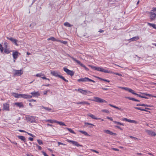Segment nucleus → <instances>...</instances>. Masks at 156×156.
<instances>
[{
    "label": "nucleus",
    "mask_w": 156,
    "mask_h": 156,
    "mask_svg": "<svg viewBox=\"0 0 156 156\" xmlns=\"http://www.w3.org/2000/svg\"><path fill=\"white\" fill-rule=\"evenodd\" d=\"M85 125H90L91 126H90V128H92V127L93 126H94V125H93L91 123H89L88 122H85Z\"/></svg>",
    "instance_id": "43"
},
{
    "label": "nucleus",
    "mask_w": 156,
    "mask_h": 156,
    "mask_svg": "<svg viewBox=\"0 0 156 156\" xmlns=\"http://www.w3.org/2000/svg\"><path fill=\"white\" fill-rule=\"evenodd\" d=\"M150 135L152 136H154L156 135V134L154 132L151 131Z\"/></svg>",
    "instance_id": "50"
},
{
    "label": "nucleus",
    "mask_w": 156,
    "mask_h": 156,
    "mask_svg": "<svg viewBox=\"0 0 156 156\" xmlns=\"http://www.w3.org/2000/svg\"><path fill=\"white\" fill-rule=\"evenodd\" d=\"M81 66L82 67H84V68L87 71H88L89 70V69L87 67L85 66L83 64H81Z\"/></svg>",
    "instance_id": "45"
},
{
    "label": "nucleus",
    "mask_w": 156,
    "mask_h": 156,
    "mask_svg": "<svg viewBox=\"0 0 156 156\" xmlns=\"http://www.w3.org/2000/svg\"><path fill=\"white\" fill-rule=\"evenodd\" d=\"M51 74L53 76H56V77H59V76H60V75L58 74V72L57 71H51Z\"/></svg>",
    "instance_id": "18"
},
{
    "label": "nucleus",
    "mask_w": 156,
    "mask_h": 156,
    "mask_svg": "<svg viewBox=\"0 0 156 156\" xmlns=\"http://www.w3.org/2000/svg\"><path fill=\"white\" fill-rule=\"evenodd\" d=\"M58 146H59L60 145H66V144H63V143H61L60 142H58Z\"/></svg>",
    "instance_id": "52"
},
{
    "label": "nucleus",
    "mask_w": 156,
    "mask_h": 156,
    "mask_svg": "<svg viewBox=\"0 0 156 156\" xmlns=\"http://www.w3.org/2000/svg\"><path fill=\"white\" fill-rule=\"evenodd\" d=\"M148 24L149 26L152 27L156 29V25L155 24L150 23H148Z\"/></svg>",
    "instance_id": "30"
},
{
    "label": "nucleus",
    "mask_w": 156,
    "mask_h": 156,
    "mask_svg": "<svg viewBox=\"0 0 156 156\" xmlns=\"http://www.w3.org/2000/svg\"><path fill=\"white\" fill-rule=\"evenodd\" d=\"M17 137L19 139L21 140L22 141H23L25 144H27V143L26 142V139L24 136H18Z\"/></svg>",
    "instance_id": "17"
},
{
    "label": "nucleus",
    "mask_w": 156,
    "mask_h": 156,
    "mask_svg": "<svg viewBox=\"0 0 156 156\" xmlns=\"http://www.w3.org/2000/svg\"><path fill=\"white\" fill-rule=\"evenodd\" d=\"M113 74H115L116 75H118V76H122V74H119L118 73H112Z\"/></svg>",
    "instance_id": "55"
},
{
    "label": "nucleus",
    "mask_w": 156,
    "mask_h": 156,
    "mask_svg": "<svg viewBox=\"0 0 156 156\" xmlns=\"http://www.w3.org/2000/svg\"><path fill=\"white\" fill-rule=\"evenodd\" d=\"M145 132L148 134L150 135L151 131L148 129H146L145 130Z\"/></svg>",
    "instance_id": "46"
},
{
    "label": "nucleus",
    "mask_w": 156,
    "mask_h": 156,
    "mask_svg": "<svg viewBox=\"0 0 156 156\" xmlns=\"http://www.w3.org/2000/svg\"><path fill=\"white\" fill-rule=\"evenodd\" d=\"M139 39L138 37H134L130 39L131 41H134L138 40Z\"/></svg>",
    "instance_id": "25"
},
{
    "label": "nucleus",
    "mask_w": 156,
    "mask_h": 156,
    "mask_svg": "<svg viewBox=\"0 0 156 156\" xmlns=\"http://www.w3.org/2000/svg\"><path fill=\"white\" fill-rule=\"evenodd\" d=\"M129 137L132 139H134L135 140H138V138L132 136H129Z\"/></svg>",
    "instance_id": "54"
},
{
    "label": "nucleus",
    "mask_w": 156,
    "mask_h": 156,
    "mask_svg": "<svg viewBox=\"0 0 156 156\" xmlns=\"http://www.w3.org/2000/svg\"><path fill=\"white\" fill-rule=\"evenodd\" d=\"M89 66L91 67L92 69H94L95 70L100 71L102 72H103L105 73H110L112 72L110 70H105L104 69L98 67H95L93 66L89 65Z\"/></svg>",
    "instance_id": "3"
},
{
    "label": "nucleus",
    "mask_w": 156,
    "mask_h": 156,
    "mask_svg": "<svg viewBox=\"0 0 156 156\" xmlns=\"http://www.w3.org/2000/svg\"><path fill=\"white\" fill-rule=\"evenodd\" d=\"M113 122L117 124H118L119 125H120L124 126V124L123 123L120 122H118L116 121H113Z\"/></svg>",
    "instance_id": "40"
},
{
    "label": "nucleus",
    "mask_w": 156,
    "mask_h": 156,
    "mask_svg": "<svg viewBox=\"0 0 156 156\" xmlns=\"http://www.w3.org/2000/svg\"><path fill=\"white\" fill-rule=\"evenodd\" d=\"M125 98H127L129 100H132L134 101H135L136 100V99L134 98H131L129 97H126Z\"/></svg>",
    "instance_id": "41"
},
{
    "label": "nucleus",
    "mask_w": 156,
    "mask_h": 156,
    "mask_svg": "<svg viewBox=\"0 0 156 156\" xmlns=\"http://www.w3.org/2000/svg\"><path fill=\"white\" fill-rule=\"evenodd\" d=\"M19 131L21 132L27 133V132L26 131L21 129L19 130Z\"/></svg>",
    "instance_id": "61"
},
{
    "label": "nucleus",
    "mask_w": 156,
    "mask_h": 156,
    "mask_svg": "<svg viewBox=\"0 0 156 156\" xmlns=\"http://www.w3.org/2000/svg\"><path fill=\"white\" fill-rule=\"evenodd\" d=\"M114 108H116L117 109H119V110H121V108H119L118 107H117V106H115Z\"/></svg>",
    "instance_id": "62"
},
{
    "label": "nucleus",
    "mask_w": 156,
    "mask_h": 156,
    "mask_svg": "<svg viewBox=\"0 0 156 156\" xmlns=\"http://www.w3.org/2000/svg\"><path fill=\"white\" fill-rule=\"evenodd\" d=\"M44 108L46 110H47L48 111H50L51 110V109L50 108H49L48 107H44L43 106H42V108Z\"/></svg>",
    "instance_id": "36"
},
{
    "label": "nucleus",
    "mask_w": 156,
    "mask_h": 156,
    "mask_svg": "<svg viewBox=\"0 0 156 156\" xmlns=\"http://www.w3.org/2000/svg\"><path fill=\"white\" fill-rule=\"evenodd\" d=\"M85 103V101H82V102H76V103L77 104H82V105H84Z\"/></svg>",
    "instance_id": "47"
},
{
    "label": "nucleus",
    "mask_w": 156,
    "mask_h": 156,
    "mask_svg": "<svg viewBox=\"0 0 156 156\" xmlns=\"http://www.w3.org/2000/svg\"><path fill=\"white\" fill-rule=\"evenodd\" d=\"M4 46L5 48H8V44L7 42H5L4 43Z\"/></svg>",
    "instance_id": "38"
},
{
    "label": "nucleus",
    "mask_w": 156,
    "mask_h": 156,
    "mask_svg": "<svg viewBox=\"0 0 156 156\" xmlns=\"http://www.w3.org/2000/svg\"><path fill=\"white\" fill-rule=\"evenodd\" d=\"M150 18L151 20H156V7H153L149 12Z\"/></svg>",
    "instance_id": "1"
},
{
    "label": "nucleus",
    "mask_w": 156,
    "mask_h": 156,
    "mask_svg": "<svg viewBox=\"0 0 156 156\" xmlns=\"http://www.w3.org/2000/svg\"><path fill=\"white\" fill-rule=\"evenodd\" d=\"M19 55H20V53H19L17 51H15L13 52L12 54V56L14 59H16L19 56Z\"/></svg>",
    "instance_id": "14"
},
{
    "label": "nucleus",
    "mask_w": 156,
    "mask_h": 156,
    "mask_svg": "<svg viewBox=\"0 0 156 156\" xmlns=\"http://www.w3.org/2000/svg\"><path fill=\"white\" fill-rule=\"evenodd\" d=\"M47 40L48 41L51 40L53 41H58V40L55 38H54L53 37H50L49 38H48L47 39Z\"/></svg>",
    "instance_id": "21"
},
{
    "label": "nucleus",
    "mask_w": 156,
    "mask_h": 156,
    "mask_svg": "<svg viewBox=\"0 0 156 156\" xmlns=\"http://www.w3.org/2000/svg\"><path fill=\"white\" fill-rule=\"evenodd\" d=\"M27 133L30 136H31L32 137H35V136L33 135V134H32L30 133H29L28 132H27Z\"/></svg>",
    "instance_id": "51"
},
{
    "label": "nucleus",
    "mask_w": 156,
    "mask_h": 156,
    "mask_svg": "<svg viewBox=\"0 0 156 156\" xmlns=\"http://www.w3.org/2000/svg\"><path fill=\"white\" fill-rule=\"evenodd\" d=\"M137 106H147L148 107H150V105H148L144 104H139L136 105Z\"/></svg>",
    "instance_id": "26"
},
{
    "label": "nucleus",
    "mask_w": 156,
    "mask_h": 156,
    "mask_svg": "<svg viewBox=\"0 0 156 156\" xmlns=\"http://www.w3.org/2000/svg\"><path fill=\"white\" fill-rule=\"evenodd\" d=\"M64 25L65 26L68 27H70L73 26V25L70 24L68 22H65L64 23Z\"/></svg>",
    "instance_id": "31"
},
{
    "label": "nucleus",
    "mask_w": 156,
    "mask_h": 156,
    "mask_svg": "<svg viewBox=\"0 0 156 156\" xmlns=\"http://www.w3.org/2000/svg\"><path fill=\"white\" fill-rule=\"evenodd\" d=\"M119 88L123 89L126 91H128L129 92L133 94H134V91L132 90V89L126 87H119Z\"/></svg>",
    "instance_id": "12"
},
{
    "label": "nucleus",
    "mask_w": 156,
    "mask_h": 156,
    "mask_svg": "<svg viewBox=\"0 0 156 156\" xmlns=\"http://www.w3.org/2000/svg\"><path fill=\"white\" fill-rule=\"evenodd\" d=\"M79 132L80 133H82V134H84L85 135L89 136H90V135L88 134L86 131H82V130H80Z\"/></svg>",
    "instance_id": "29"
},
{
    "label": "nucleus",
    "mask_w": 156,
    "mask_h": 156,
    "mask_svg": "<svg viewBox=\"0 0 156 156\" xmlns=\"http://www.w3.org/2000/svg\"><path fill=\"white\" fill-rule=\"evenodd\" d=\"M134 108L136 109L140 110H141L142 111H145V112H148V111L147 110H146L145 109H142L141 108L134 107Z\"/></svg>",
    "instance_id": "27"
},
{
    "label": "nucleus",
    "mask_w": 156,
    "mask_h": 156,
    "mask_svg": "<svg viewBox=\"0 0 156 156\" xmlns=\"http://www.w3.org/2000/svg\"><path fill=\"white\" fill-rule=\"evenodd\" d=\"M14 70L15 72V73L14 74V76H20L22 75L23 73L22 69L20 70L14 69Z\"/></svg>",
    "instance_id": "8"
},
{
    "label": "nucleus",
    "mask_w": 156,
    "mask_h": 156,
    "mask_svg": "<svg viewBox=\"0 0 156 156\" xmlns=\"http://www.w3.org/2000/svg\"><path fill=\"white\" fill-rule=\"evenodd\" d=\"M67 141L69 143H72L73 144L77 147L80 146L82 147L83 146L82 145L79 144L76 141L71 140H68Z\"/></svg>",
    "instance_id": "10"
},
{
    "label": "nucleus",
    "mask_w": 156,
    "mask_h": 156,
    "mask_svg": "<svg viewBox=\"0 0 156 156\" xmlns=\"http://www.w3.org/2000/svg\"><path fill=\"white\" fill-rule=\"evenodd\" d=\"M42 152L44 156H48L44 152L42 151Z\"/></svg>",
    "instance_id": "57"
},
{
    "label": "nucleus",
    "mask_w": 156,
    "mask_h": 156,
    "mask_svg": "<svg viewBox=\"0 0 156 156\" xmlns=\"http://www.w3.org/2000/svg\"><path fill=\"white\" fill-rule=\"evenodd\" d=\"M103 81L106 82H108V83H109V82H110V81L109 80H106L105 79H103Z\"/></svg>",
    "instance_id": "63"
},
{
    "label": "nucleus",
    "mask_w": 156,
    "mask_h": 156,
    "mask_svg": "<svg viewBox=\"0 0 156 156\" xmlns=\"http://www.w3.org/2000/svg\"><path fill=\"white\" fill-rule=\"evenodd\" d=\"M31 24V25H32V27H34L36 24V23L34 22H33Z\"/></svg>",
    "instance_id": "53"
},
{
    "label": "nucleus",
    "mask_w": 156,
    "mask_h": 156,
    "mask_svg": "<svg viewBox=\"0 0 156 156\" xmlns=\"http://www.w3.org/2000/svg\"><path fill=\"white\" fill-rule=\"evenodd\" d=\"M58 41L60 42H61V43L63 44H66L67 43V42L66 41H61V40H58Z\"/></svg>",
    "instance_id": "42"
},
{
    "label": "nucleus",
    "mask_w": 156,
    "mask_h": 156,
    "mask_svg": "<svg viewBox=\"0 0 156 156\" xmlns=\"http://www.w3.org/2000/svg\"><path fill=\"white\" fill-rule=\"evenodd\" d=\"M115 127L118 128L119 129H120L122 130V129L120 126H115Z\"/></svg>",
    "instance_id": "59"
},
{
    "label": "nucleus",
    "mask_w": 156,
    "mask_h": 156,
    "mask_svg": "<svg viewBox=\"0 0 156 156\" xmlns=\"http://www.w3.org/2000/svg\"><path fill=\"white\" fill-rule=\"evenodd\" d=\"M94 99L93 100V101L97 102L100 103H101L107 102V101L101 98L98 97H94Z\"/></svg>",
    "instance_id": "5"
},
{
    "label": "nucleus",
    "mask_w": 156,
    "mask_h": 156,
    "mask_svg": "<svg viewBox=\"0 0 156 156\" xmlns=\"http://www.w3.org/2000/svg\"><path fill=\"white\" fill-rule=\"evenodd\" d=\"M69 56L70 58H72V59L74 61L76 62L78 64L80 65L81 66V64H83L81 63L80 61L76 60V58H74L72 57L70 55H69Z\"/></svg>",
    "instance_id": "19"
},
{
    "label": "nucleus",
    "mask_w": 156,
    "mask_h": 156,
    "mask_svg": "<svg viewBox=\"0 0 156 156\" xmlns=\"http://www.w3.org/2000/svg\"><path fill=\"white\" fill-rule=\"evenodd\" d=\"M89 116L92 118L93 119H101L100 118H96L95 116L92 114H90L89 115Z\"/></svg>",
    "instance_id": "23"
},
{
    "label": "nucleus",
    "mask_w": 156,
    "mask_h": 156,
    "mask_svg": "<svg viewBox=\"0 0 156 156\" xmlns=\"http://www.w3.org/2000/svg\"><path fill=\"white\" fill-rule=\"evenodd\" d=\"M35 117H36L34 116H29L27 118V119L31 122H33L35 121Z\"/></svg>",
    "instance_id": "13"
},
{
    "label": "nucleus",
    "mask_w": 156,
    "mask_h": 156,
    "mask_svg": "<svg viewBox=\"0 0 156 156\" xmlns=\"http://www.w3.org/2000/svg\"><path fill=\"white\" fill-rule=\"evenodd\" d=\"M128 121H128V122H129L130 123H135L136 124L137 123V122L136 121L134 120H131L130 119H128Z\"/></svg>",
    "instance_id": "37"
},
{
    "label": "nucleus",
    "mask_w": 156,
    "mask_h": 156,
    "mask_svg": "<svg viewBox=\"0 0 156 156\" xmlns=\"http://www.w3.org/2000/svg\"><path fill=\"white\" fill-rule=\"evenodd\" d=\"M11 51L10 50L9 48H5L4 52L7 54H9L10 53Z\"/></svg>",
    "instance_id": "28"
},
{
    "label": "nucleus",
    "mask_w": 156,
    "mask_h": 156,
    "mask_svg": "<svg viewBox=\"0 0 156 156\" xmlns=\"http://www.w3.org/2000/svg\"><path fill=\"white\" fill-rule=\"evenodd\" d=\"M108 119H109L110 120L112 121L113 122V119L111 117H108V116H107L106 117Z\"/></svg>",
    "instance_id": "56"
},
{
    "label": "nucleus",
    "mask_w": 156,
    "mask_h": 156,
    "mask_svg": "<svg viewBox=\"0 0 156 156\" xmlns=\"http://www.w3.org/2000/svg\"><path fill=\"white\" fill-rule=\"evenodd\" d=\"M6 38L11 41L16 46H18V44L17 43L18 41L17 40L15 39L12 37H7Z\"/></svg>",
    "instance_id": "9"
},
{
    "label": "nucleus",
    "mask_w": 156,
    "mask_h": 156,
    "mask_svg": "<svg viewBox=\"0 0 156 156\" xmlns=\"http://www.w3.org/2000/svg\"><path fill=\"white\" fill-rule=\"evenodd\" d=\"M12 94L14 97L16 98L21 97L25 98H30L32 97V96L30 95H28L26 94H18L15 93H13Z\"/></svg>",
    "instance_id": "2"
},
{
    "label": "nucleus",
    "mask_w": 156,
    "mask_h": 156,
    "mask_svg": "<svg viewBox=\"0 0 156 156\" xmlns=\"http://www.w3.org/2000/svg\"><path fill=\"white\" fill-rule=\"evenodd\" d=\"M0 50L1 52H2L4 50L1 44H0Z\"/></svg>",
    "instance_id": "48"
},
{
    "label": "nucleus",
    "mask_w": 156,
    "mask_h": 156,
    "mask_svg": "<svg viewBox=\"0 0 156 156\" xmlns=\"http://www.w3.org/2000/svg\"><path fill=\"white\" fill-rule=\"evenodd\" d=\"M64 71L66 72L68 75H69L72 76L74 75V72L73 71L70 70L67 68L64 67L63 68Z\"/></svg>",
    "instance_id": "6"
},
{
    "label": "nucleus",
    "mask_w": 156,
    "mask_h": 156,
    "mask_svg": "<svg viewBox=\"0 0 156 156\" xmlns=\"http://www.w3.org/2000/svg\"><path fill=\"white\" fill-rule=\"evenodd\" d=\"M46 122H49L51 123H53L54 122H56V120H51L48 119L46 121Z\"/></svg>",
    "instance_id": "33"
},
{
    "label": "nucleus",
    "mask_w": 156,
    "mask_h": 156,
    "mask_svg": "<svg viewBox=\"0 0 156 156\" xmlns=\"http://www.w3.org/2000/svg\"><path fill=\"white\" fill-rule=\"evenodd\" d=\"M28 139L29 140L31 141H33V138H32V137H29V138H28Z\"/></svg>",
    "instance_id": "64"
},
{
    "label": "nucleus",
    "mask_w": 156,
    "mask_h": 156,
    "mask_svg": "<svg viewBox=\"0 0 156 156\" xmlns=\"http://www.w3.org/2000/svg\"><path fill=\"white\" fill-rule=\"evenodd\" d=\"M56 123L59 124L60 126H66V125H65V124L63 122H59V121H56Z\"/></svg>",
    "instance_id": "32"
},
{
    "label": "nucleus",
    "mask_w": 156,
    "mask_h": 156,
    "mask_svg": "<svg viewBox=\"0 0 156 156\" xmlns=\"http://www.w3.org/2000/svg\"><path fill=\"white\" fill-rule=\"evenodd\" d=\"M102 112H105V113H109V111H108L106 109H103L102 110Z\"/></svg>",
    "instance_id": "49"
},
{
    "label": "nucleus",
    "mask_w": 156,
    "mask_h": 156,
    "mask_svg": "<svg viewBox=\"0 0 156 156\" xmlns=\"http://www.w3.org/2000/svg\"><path fill=\"white\" fill-rule=\"evenodd\" d=\"M78 91L80 92L84 95H87V94H90L91 93V92L89 91L86 90H83L81 89H79L78 90Z\"/></svg>",
    "instance_id": "7"
},
{
    "label": "nucleus",
    "mask_w": 156,
    "mask_h": 156,
    "mask_svg": "<svg viewBox=\"0 0 156 156\" xmlns=\"http://www.w3.org/2000/svg\"><path fill=\"white\" fill-rule=\"evenodd\" d=\"M36 76L37 77H41L43 79L47 80H48V81L50 80L49 79L45 77L44 74L42 73L37 74L36 75Z\"/></svg>",
    "instance_id": "11"
},
{
    "label": "nucleus",
    "mask_w": 156,
    "mask_h": 156,
    "mask_svg": "<svg viewBox=\"0 0 156 156\" xmlns=\"http://www.w3.org/2000/svg\"><path fill=\"white\" fill-rule=\"evenodd\" d=\"M14 104L17 106L18 107L20 108L21 107H23V105L22 102H16Z\"/></svg>",
    "instance_id": "20"
},
{
    "label": "nucleus",
    "mask_w": 156,
    "mask_h": 156,
    "mask_svg": "<svg viewBox=\"0 0 156 156\" xmlns=\"http://www.w3.org/2000/svg\"><path fill=\"white\" fill-rule=\"evenodd\" d=\"M91 151H93L94 152H95V153H98V154L99 153V152L98 151H97L96 150H93V149H91Z\"/></svg>",
    "instance_id": "60"
},
{
    "label": "nucleus",
    "mask_w": 156,
    "mask_h": 156,
    "mask_svg": "<svg viewBox=\"0 0 156 156\" xmlns=\"http://www.w3.org/2000/svg\"><path fill=\"white\" fill-rule=\"evenodd\" d=\"M142 94L145 95L147 96H148L149 97H154L156 98V96H153L152 95L149 94H146V93H143V94Z\"/></svg>",
    "instance_id": "39"
},
{
    "label": "nucleus",
    "mask_w": 156,
    "mask_h": 156,
    "mask_svg": "<svg viewBox=\"0 0 156 156\" xmlns=\"http://www.w3.org/2000/svg\"><path fill=\"white\" fill-rule=\"evenodd\" d=\"M134 94L135 95H136L137 96H138V97H139L141 98H145V99H148V98H147L146 97L143 96H141L140 95L138 94H136V93H134Z\"/></svg>",
    "instance_id": "24"
},
{
    "label": "nucleus",
    "mask_w": 156,
    "mask_h": 156,
    "mask_svg": "<svg viewBox=\"0 0 156 156\" xmlns=\"http://www.w3.org/2000/svg\"><path fill=\"white\" fill-rule=\"evenodd\" d=\"M59 77L61 78V79L63 80H64L65 82H68V81L64 77H63V76H62L61 75H60V76H59Z\"/></svg>",
    "instance_id": "35"
},
{
    "label": "nucleus",
    "mask_w": 156,
    "mask_h": 156,
    "mask_svg": "<svg viewBox=\"0 0 156 156\" xmlns=\"http://www.w3.org/2000/svg\"><path fill=\"white\" fill-rule=\"evenodd\" d=\"M31 94L32 95L31 96L32 97H35L37 95L39 96L40 94L38 92H32L31 93Z\"/></svg>",
    "instance_id": "22"
},
{
    "label": "nucleus",
    "mask_w": 156,
    "mask_h": 156,
    "mask_svg": "<svg viewBox=\"0 0 156 156\" xmlns=\"http://www.w3.org/2000/svg\"><path fill=\"white\" fill-rule=\"evenodd\" d=\"M3 108L5 110L9 111V105L7 103L4 104L3 105Z\"/></svg>",
    "instance_id": "16"
},
{
    "label": "nucleus",
    "mask_w": 156,
    "mask_h": 156,
    "mask_svg": "<svg viewBox=\"0 0 156 156\" xmlns=\"http://www.w3.org/2000/svg\"><path fill=\"white\" fill-rule=\"evenodd\" d=\"M37 141L39 145L43 144V143L42 140H37Z\"/></svg>",
    "instance_id": "44"
},
{
    "label": "nucleus",
    "mask_w": 156,
    "mask_h": 156,
    "mask_svg": "<svg viewBox=\"0 0 156 156\" xmlns=\"http://www.w3.org/2000/svg\"><path fill=\"white\" fill-rule=\"evenodd\" d=\"M66 129H67L71 133L75 134L76 133L74 132L72 129L70 128H66Z\"/></svg>",
    "instance_id": "34"
},
{
    "label": "nucleus",
    "mask_w": 156,
    "mask_h": 156,
    "mask_svg": "<svg viewBox=\"0 0 156 156\" xmlns=\"http://www.w3.org/2000/svg\"><path fill=\"white\" fill-rule=\"evenodd\" d=\"M78 82H92L95 83V81L88 77H85L84 78H81L77 80Z\"/></svg>",
    "instance_id": "4"
},
{
    "label": "nucleus",
    "mask_w": 156,
    "mask_h": 156,
    "mask_svg": "<svg viewBox=\"0 0 156 156\" xmlns=\"http://www.w3.org/2000/svg\"><path fill=\"white\" fill-rule=\"evenodd\" d=\"M112 149L114 151H119V149H117V148H112Z\"/></svg>",
    "instance_id": "58"
},
{
    "label": "nucleus",
    "mask_w": 156,
    "mask_h": 156,
    "mask_svg": "<svg viewBox=\"0 0 156 156\" xmlns=\"http://www.w3.org/2000/svg\"><path fill=\"white\" fill-rule=\"evenodd\" d=\"M104 133H106L107 134H110L111 135L115 136L117 135L116 133H113L108 130H105V129L104 130Z\"/></svg>",
    "instance_id": "15"
}]
</instances>
